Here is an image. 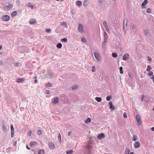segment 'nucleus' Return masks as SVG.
Segmentation results:
<instances>
[{
    "mask_svg": "<svg viewBox=\"0 0 154 154\" xmlns=\"http://www.w3.org/2000/svg\"><path fill=\"white\" fill-rule=\"evenodd\" d=\"M146 12L148 13H151V9L150 8H148L146 10Z\"/></svg>",
    "mask_w": 154,
    "mask_h": 154,
    "instance_id": "34",
    "label": "nucleus"
},
{
    "mask_svg": "<svg viewBox=\"0 0 154 154\" xmlns=\"http://www.w3.org/2000/svg\"><path fill=\"white\" fill-rule=\"evenodd\" d=\"M37 143L36 142H31L30 143V144L31 146H35L37 145Z\"/></svg>",
    "mask_w": 154,
    "mask_h": 154,
    "instance_id": "18",
    "label": "nucleus"
},
{
    "mask_svg": "<svg viewBox=\"0 0 154 154\" xmlns=\"http://www.w3.org/2000/svg\"><path fill=\"white\" fill-rule=\"evenodd\" d=\"M151 67L150 65H148L146 69V71H149L151 69Z\"/></svg>",
    "mask_w": 154,
    "mask_h": 154,
    "instance_id": "35",
    "label": "nucleus"
},
{
    "mask_svg": "<svg viewBox=\"0 0 154 154\" xmlns=\"http://www.w3.org/2000/svg\"><path fill=\"white\" fill-rule=\"evenodd\" d=\"M105 135L103 133L99 134L97 136V137L99 139H101L102 138H105Z\"/></svg>",
    "mask_w": 154,
    "mask_h": 154,
    "instance_id": "9",
    "label": "nucleus"
},
{
    "mask_svg": "<svg viewBox=\"0 0 154 154\" xmlns=\"http://www.w3.org/2000/svg\"><path fill=\"white\" fill-rule=\"evenodd\" d=\"M128 75H129V77L131 78H132L133 77V74L131 73H130L128 74Z\"/></svg>",
    "mask_w": 154,
    "mask_h": 154,
    "instance_id": "46",
    "label": "nucleus"
},
{
    "mask_svg": "<svg viewBox=\"0 0 154 154\" xmlns=\"http://www.w3.org/2000/svg\"><path fill=\"white\" fill-rule=\"evenodd\" d=\"M91 122V119L90 118H88L85 121L86 123H88L90 122Z\"/></svg>",
    "mask_w": 154,
    "mask_h": 154,
    "instance_id": "19",
    "label": "nucleus"
},
{
    "mask_svg": "<svg viewBox=\"0 0 154 154\" xmlns=\"http://www.w3.org/2000/svg\"><path fill=\"white\" fill-rule=\"evenodd\" d=\"M45 31L46 32L48 33H50L51 32V30L50 29H46Z\"/></svg>",
    "mask_w": 154,
    "mask_h": 154,
    "instance_id": "38",
    "label": "nucleus"
},
{
    "mask_svg": "<svg viewBox=\"0 0 154 154\" xmlns=\"http://www.w3.org/2000/svg\"><path fill=\"white\" fill-rule=\"evenodd\" d=\"M136 119L137 122V125L140 126L141 124V119L140 118V116L139 115H137L136 116Z\"/></svg>",
    "mask_w": 154,
    "mask_h": 154,
    "instance_id": "2",
    "label": "nucleus"
},
{
    "mask_svg": "<svg viewBox=\"0 0 154 154\" xmlns=\"http://www.w3.org/2000/svg\"><path fill=\"white\" fill-rule=\"evenodd\" d=\"M144 97H145L144 95H142V97H141V100L142 101H143V99H144Z\"/></svg>",
    "mask_w": 154,
    "mask_h": 154,
    "instance_id": "54",
    "label": "nucleus"
},
{
    "mask_svg": "<svg viewBox=\"0 0 154 154\" xmlns=\"http://www.w3.org/2000/svg\"><path fill=\"white\" fill-rule=\"evenodd\" d=\"M95 70V68L94 66H92V71L94 72Z\"/></svg>",
    "mask_w": 154,
    "mask_h": 154,
    "instance_id": "50",
    "label": "nucleus"
},
{
    "mask_svg": "<svg viewBox=\"0 0 154 154\" xmlns=\"http://www.w3.org/2000/svg\"><path fill=\"white\" fill-rule=\"evenodd\" d=\"M151 130L152 131H154V127H153L152 128H151Z\"/></svg>",
    "mask_w": 154,
    "mask_h": 154,
    "instance_id": "64",
    "label": "nucleus"
},
{
    "mask_svg": "<svg viewBox=\"0 0 154 154\" xmlns=\"http://www.w3.org/2000/svg\"><path fill=\"white\" fill-rule=\"evenodd\" d=\"M78 29L79 31L80 32H83V26L81 24H79V26L78 27Z\"/></svg>",
    "mask_w": 154,
    "mask_h": 154,
    "instance_id": "15",
    "label": "nucleus"
},
{
    "mask_svg": "<svg viewBox=\"0 0 154 154\" xmlns=\"http://www.w3.org/2000/svg\"><path fill=\"white\" fill-rule=\"evenodd\" d=\"M38 82V80L37 79H35L34 80V82L35 83H37Z\"/></svg>",
    "mask_w": 154,
    "mask_h": 154,
    "instance_id": "63",
    "label": "nucleus"
},
{
    "mask_svg": "<svg viewBox=\"0 0 154 154\" xmlns=\"http://www.w3.org/2000/svg\"><path fill=\"white\" fill-rule=\"evenodd\" d=\"M83 5L85 7H86L87 6V1H84L83 3Z\"/></svg>",
    "mask_w": 154,
    "mask_h": 154,
    "instance_id": "29",
    "label": "nucleus"
},
{
    "mask_svg": "<svg viewBox=\"0 0 154 154\" xmlns=\"http://www.w3.org/2000/svg\"><path fill=\"white\" fill-rule=\"evenodd\" d=\"M42 131L40 130H39L37 131V134L38 135H41L42 134Z\"/></svg>",
    "mask_w": 154,
    "mask_h": 154,
    "instance_id": "40",
    "label": "nucleus"
},
{
    "mask_svg": "<svg viewBox=\"0 0 154 154\" xmlns=\"http://www.w3.org/2000/svg\"><path fill=\"white\" fill-rule=\"evenodd\" d=\"M118 50L121 52H122L123 51V49L122 47H119Z\"/></svg>",
    "mask_w": 154,
    "mask_h": 154,
    "instance_id": "47",
    "label": "nucleus"
},
{
    "mask_svg": "<svg viewBox=\"0 0 154 154\" xmlns=\"http://www.w3.org/2000/svg\"><path fill=\"white\" fill-rule=\"evenodd\" d=\"M36 20L35 19H30L29 23L31 24H32L35 23Z\"/></svg>",
    "mask_w": 154,
    "mask_h": 154,
    "instance_id": "16",
    "label": "nucleus"
},
{
    "mask_svg": "<svg viewBox=\"0 0 154 154\" xmlns=\"http://www.w3.org/2000/svg\"><path fill=\"white\" fill-rule=\"evenodd\" d=\"M94 55L96 59L98 61L100 60V55L97 52L94 53Z\"/></svg>",
    "mask_w": 154,
    "mask_h": 154,
    "instance_id": "8",
    "label": "nucleus"
},
{
    "mask_svg": "<svg viewBox=\"0 0 154 154\" xmlns=\"http://www.w3.org/2000/svg\"><path fill=\"white\" fill-rule=\"evenodd\" d=\"M87 148L88 149L89 153H93L92 152L93 149L91 143H89L88 145L87 146Z\"/></svg>",
    "mask_w": 154,
    "mask_h": 154,
    "instance_id": "3",
    "label": "nucleus"
},
{
    "mask_svg": "<svg viewBox=\"0 0 154 154\" xmlns=\"http://www.w3.org/2000/svg\"><path fill=\"white\" fill-rule=\"evenodd\" d=\"M112 57L114 58H116L117 57V53H112Z\"/></svg>",
    "mask_w": 154,
    "mask_h": 154,
    "instance_id": "28",
    "label": "nucleus"
},
{
    "mask_svg": "<svg viewBox=\"0 0 154 154\" xmlns=\"http://www.w3.org/2000/svg\"><path fill=\"white\" fill-rule=\"evenodd\" d=\"M130 152V150L128 148H126L125 151V154H129Z\"/></svg>",
    "mask_w": 154,
    "mask_h": 154,
    "instance_id": "26",
    "label": "nucleus"
},
{
    "mask_svg": "<svg viewBox=\"0 0 154 154\" xmlns=\"http://www.w3.org/2000/svg\"><path fill=\"white\" fill-rule=\"evenodd\" d=\"M31 134H32V131H29L28 133V135L29 136H30L31 135Z\"/></svg>",
    "mask_w": 154,
    "mask_h": 154,
    "instance_id": "56",
    "label": "nucleus"
},
{
    "mask_svg": "<svg viewBox=\"0 0 154 154\" xmlns=\"http://www.w3.org/2000/svg\"><path fill=\"white\" fill-rule=\"evenodd\" d=\"M45 85L46 87H49L51 86V83L49 82L47 84H46Z\"/></svg>",
    "mask_w": 154,
    "mask_h": 154,
    "instance_id": "39",
    "label": "nucleus"
},
{
    "mask_svg": "<svg viewBox=\"0 0 154 154\" xmlns=\"http://www.w3.org/2000/svg\"><path fill=\"white\" fill-rule=\"evenodd\" d=\"M74 152V151L72 150H67L66 151V154H72Z\"/></svg>",
    "mask_w": 154,
    "mask_h": 154,
    "instance_id": "21",
    "label": "nucleus"
},
{
    "mask_svg": "<svg viewBox=\"0 0 154 154\" xmlns=\"http://www.w3.org/2000/svg\"><path fill=\"white\" fill-rule=\"evenodd\" d=\"M123 116L125 118H127V115L126 112H124L123 113Z\"/></svg>",
    "mask_w": 154,
    "mask_h": 154,
    "instance_id": "44",
    "label": "nucleus"
},
{
    "mask_svg": "<svg viewBox=\"0 0 154 154\" xmlns=\"http://www.w3.org/2000/svg\"><path fill=\"white\" fill-rule=\"evenodd\" d=\"M129 58V55L128 54H126L123 57V60L125 61L127 60Z\"/></svg>",
    "mask_w": 154,
    "mask_h": 154,
    "instance_id": "7",
    "label": "nucleus"
},
{
    "mask_svg": "<svg viewBox=\"0 0 154 154\" xmlns=\"http://www.w3.org/2000/svg\"><path fill=\"white\" fill-rule=\"evenodd\" d=\"M59 101V98L58 97H56L54 99V101L52 102L53 104H57L58 103Z\"/></svg>",
    "mask_w": 154,
    "mask_h": 154,
    "instance_id": "12",
    "label": "nucleus"
},
{
    "mask_svg": "<svg viewBox=\"0 0 154 154\" xmlns=\"http://www.w3.org/2000/svg\"><path fill=\"white\" fill-rule=\"evenodd\" d=\"M95 100L96 101L99 102H100L102 100V99L100 97H96Z\"/></svg>",
    "mask_w": 154,
    "mask_h": 154,
    "instance_id": "25",
    "label": "nucleus"
},
{
    "mask_svg": "<svg viewBox=\"0 0 154 154\" xmlns=\"http://www.w3.org/2000/svg\"><path fill=\"white\" fill-rule=\"evenodd\" d=\"M103 25L105 27L108 26L107 23L106 21H104L103 22Z\"/></svg>",
    "mask_w": 154,
    "mask_h": 154,
    "instance_id": "43",
    "label": "nucleus"
},
{
    "mask_svg": "<svg viewBox=\"0 0 154 154\" xmlns=\"http://www.w3.org/2000/svg\"><path fill=\"white\" fill-rule=\"evenodd\" d=\"M72 133V131H69V133H68V136H70L71 135Z\"/></svg>",
    "mask_w": 154,
    "mask_h": 154,
    "instance_id": "58",
    "label": "nucleus"
},
{
    "mask_svg": "<svg viewBox=\"0 0 154 154\" xmlns=\"http://www.w3.org/2000/svg\"><path fill=\"white\" fill-rule=\"evenodd\" d=\"M107 42H103L102 44V47L103 48H106V45Z\"/></svg>",
    "mask_w": 154,
    "mask_h": 154,
    "instance_id": "20",
    "label": "nucleus"
},
{
    "mask_svg": "<svg viewBox=\"0 0 154 154\" xmlns=\"http://www.w3.org/2000/svg\"><path fill=\"white\" fill-rule=\"evenodd\" d=\"M46 93L47 94H49L50 93V91L49 90H47L46 91Z\"/></svg>",
    "mask_w": 154,
    "mask_h": 154,
    "instance_id": "52",
    "label": "nucleus"
},
{
    "mask_svg": "<svg viewBox=\"0 0 154 154\" xmlns=\"http://www.w3.org/2000/svg\"><path fill=\"white\" fill-rule=\"evenodd\" d=\"M111 98V96H108L106 97V99L108 101H109Z\"/></svg>",
    "mask_w": 154,
    "mask_h": 154,
    "instance_id": "41",
    "label": "nucleus"
},
{
    "mask_svg": "<svg viewBox=\"0 0 154 154\" xmlns=\"http://www.w3.org/2000/svg\"><path fill=\"white\" fill-rule=\"evenodd\" d=\"M120 72L121 74H122L123 73V67L122 66H121L119 68Z\"/></svg>",
    "mask_w": 154,
    "mask_h": 154,
    "instance_id": "32",
    "label": "nucleus"
},
{
    "mask_svg": "<svg viewBox=\"0 0 154 154\" xmlns=\"http://www.w3.org/2000/svg\"><path fill=\"white\" fill-rule=\"evenodd\" d=\"M2 19L4 21H7L9 20L10 17L9 16L7 15L3 16L2 17Z\"/></svg>",
    "mask_w": 154,
    "mask_h": 154,
    "instance_id": "4",
    "label": "nucleus"
},
{
    "mask_svg": "<svg viewBox=\"0 0 154 154\" xmlns=\"http://www.w3.org/2000/svg\"><path fill=\"white\" fill-rule=\"evenodd\" d=\"M11 137H13L14 136V131L13 125H11Z\"/></svg>",
    "mask_w": 154,
    "mask_h": 154,
    "instance_id": "5",
    "label": "nucleus"
},
{
    "mask_svg": "<svg viewBox=\"0 0 154 154\" xmlns=\"http://www.w3.org/2000/svg\"><path fill=\"white\" fill-rule=\"evenodd\" d=\"M28 6L32 9H33V5H31L30 3H29Z\"/></svg>",
    "mask_w": 154,
    "mask_h": 154,
    "instance_id": "42",
    "label": "nucleus"
},
{
    "mask_svg": "<svg viewBox=\"0 0 154 154\" xmlns=\"http://www.w3.org/2000/svg\"><path fill=\"white\" fill-rule=\"evenodd\" d=\"M17 12L16 11H14L12 12L11 14V16L12 17H14L16 16L17 15Z\"/></svg>",
    "mask_w": 154,
    "mask_h": 154,
    "instance_id": "27",
    "label": "nucleus"
},
{
    "mask_svg": "<svg viewBox=\"0 0 154 154\" xmlns=\"http://www.w3.org/2000/svg\"><path fill=\"white\" fill-rule=\"evenodd\" d=\"M102 3V1L101 0H99L98 1V3L100 4H101Z\"/></svg>",
    "mask_w": 154,
    "mask_h": 154,
    "instance_id": "60",
    "label": "nucleus"
},
{
    "mask_svg": "<svg viewBox=\"0 0 154 154\" xmlns=\"http://www.w3.org/2000/svg\"><path fill=\"white\" fill-rule=\"evenodd\" d=\"M62 44L61 43H59L57 44V47L58 48L60 49V48H61L62 47Z\"/></svg>",
    "mask_w": 154,
    "mask_h": 154,
    "instance_id": "24",
    "label": "nucleus"
},
{
    "mask_svg": "<svg viewBox=\"0 0 154 154\" xmlns=\"http://www.w3.org/2000/svg\"><path fill=\"white\" fill-rule=\"evenodd\" d=\"M148 2V1L147 0H145L142 3V6H144L145 5L147 4Z\"/></svg>",
    "mask_w": 154,
    "mask_h": 154,
    "instance_id": "22",
    "label": "nucleus"
},
{
    "mask_svg": "<svg viewBox=\"0 0 154 154\" xmlns=\"http://www.w3.org/2000/svg\"><path fill=\"white\" fill-rule=\"evenodd\" d=\"M76 5L80 7L82 5V2L81 1H77L76 2Z\"/></svg>",
    "mask_w": 154,
    "mask_h": 154,
    "instance_id": "17",
    "label": "nucleus"
},
{
    "mask_svg": "<svg viewBox=\"0 0 154 154\" xmlns=\"http://www.w3.org/2000/svg\"><path fill=\"white\" fill-rule=\"evenodd\" d=\"M140 146V144L138 141L136 142L134 144V146L135 148H139Z\"/></svg>",
    "mask_w": 154,
    "mask_h": 154,
    "instance_id": "14",
    "label": "nucleus"
},
{
    "mask_svg": "<svg viewBox=\"0 0 154 154\" xmlns=\"http://www.w3.org/2000/svg\"><path fill=\"white\" fill-rule=\"evenodd\" d=\"M132 29H135V28H136V26H135V25H132Z\"/></svg>",
    "mask_w": 154,
    "mask_h": 154,
    "instance_id": "59",
    "label": "nucleus"
},
{
    "mask_svg": "<svg viewBox=\"0 0 154 154\" xmlns=\"http://www.w3.org/2000/svg\"><path fill=\"white\" fill-rule=\"evenodd\" d=\"M151 79H152L153 82L154 83V75L152 76Z\"/></svg>",
    "mask_w": 154,
    "mask_h": 154,
    "instance_id": "61",
    "label": "nucleus"
},
{
    "mask_svg": "<svg viewBox=\"0 0 154 154\" xmlns=\"http://www.w3.org/2000/svg\"><path fill=\"white\" fill-rule=\"evenodd\" d=\"M123 30L124 32V33L125 34L126 33V28H125V26H123Z\"/></svg>",
    "mask_w": 154,
    "mask_h": 154,
    "instance_id": "48",
    "label": "nucleus"
},
{
    "mask_svg": "<svg viewBox=\"0 0 154 154\" xmlns=\"http://www.w3.org/2000/svg\"><path fill=\"white\" fill-rule=\"evenodd\" d=\"M81 40L82 42L84 43H85L86 42V39L84 37L82 38L81 39Z\"/></svg>",
    "mask_w": 154,
    "mask_h": 154,
    "instance_id": "36",
    "label": "nucleus"
},
{
    "mask_svg": "<svg viewBox=\"0 0 154 154\" xmlns=\"http://www.w3.org/2000/svg\"><path fill=\"white\" fill-rule=\"evenodd\" d=\"M153 72L152 71H149L148 73V75L149 76L152 75H153Z\"/></svg>",
    "mask_w": 154,
    "mask_h": 154,
    "instance_id": "45",
    "label": "nucleus"
},
{
    "mask_svg": "<svg viewBox=\"0 0 154 154\" xmlns=\"http://www.w3.org/2000/svg\"><path fill=\"white\" fill-rule=\"evenodd\" d=\"M13 7V5L10 4L7 6H5L3 7V9L5 11L10 10Z\"/></svg>",
    "mask_w": 154,
    "mask_h": 154,
    "instance_id": "1",
    "label": "nucleus"
},
{
    "mask_svg": "<svg viewBox=\"0 0 154 154\" xmlns=\"http://www.w3.org/2000/svg\"><path fill=\"white\" fill-rule=\"evenodd\" d=\"M109 106L110 109L113 110H114L115 109V108L114 107V106L113 105V104L112 102L110 101L109 102Z\"/></svg>",
    "mask_w": 154,
    "mask_h": 154,
    "instance_id": "11",
    "label": "nucleus"
},
{
    "mask_svg": "<svg viewBox=\"0 0 154 154\" xmlns=\"http://www.w3.org/2000/svg\"><path fill=\"white\" fill-rule=\"evenodd\" d=\"M44 152H45L44 150H41L38 152V154H44Z\"/></svg>",
    "mask_w": 154,
    "mask_h": 154,
    "instance_id": "30",
    "label": "nucleus"
},
{
    "mask_svg": "<svg viewBox=\"0 0 154 154\" xmlns=\"http://www.w3.org/2000/svg\"><path fill=\"white\" fill-rule=\"evenodd\" d=\"M2 128L3 129V131L4 132H6L7 131V128L5 127V125L4 124H3L2 126Z\"/></svg>",
    "mask_w": 154,
    "mask_h": 154,
    "instance_id": "23",
    "label": "nucleus"
},
{
    "mask_svg": "<svg viewBox=\"0 0 154 154\" xmlns=\"http://www.w3.org/2000/svg\"><path fill=\"white\" fill-rule=\"evenodd\" d=\"M106 28V31L108 32H109V29L108 27V26H107L105 27Z\"/></svg>",
    "mask_w": 154,
    "mask_h": 154,
    "instance_id": "51",
    "label": "nucleus"
},
{
    "mask_svg": "<svg viewBox=\"0 0 154 154\" xmlns=\"http://www.w3.org/2000/svg\"><path fill=\"white\" fill-rule=\"evenodd\" d=\"M137 137L136 135H134L132 138L133 140L134 141H136L137 140Z\"/></svg>",
    "mask_w": 154,
    "mask_h": 154,
    "instance_id": "31",
    "label": "nucleus"
},
{
    "mask_svg": "<svg viewBox=\"0 0 154 154\" xmlns=\"http://www.w3.org/2000/svg\"><path fill=\"white\" fill-rule=\"evenodd\" d=\"M148 60L149 61H152V59L150 57H148Z\"/></svg>",
    "mask_w": 154,
    "mask_h": 154,
    "instance_id": "53",
    "label": "nucleus"
},
{
    "mask_svg": "<svg viewBox=\"0 0 154 154\" xmlns=\"http://www.w3.org/2000/svg\"><path fill=\"white\" fill-rule=\"evenodd\" d=\"M49 146L51 149H53L54 148V144L53 143H49Z\"/></svg>",
    "mask_w": 154,
    "mask_h": 154,
    "instance_id": "13",
    "label": "nucleus"
},
{
    "mask_svg": "<svg viewBox=\"0 0 154 154\" xmlns=\"http://www.w3.org/2000/svg\"><path fill=\"white\" fill-rule=\"evenodd\" d=\"M77 88L78 86L76 85H75L72 87L71 88L72 90H73L76 89Z\"/></svg>",
    "mask_w": 154,
    "mask_h": 154,
    "instance_id": "37",
    "label": "nucleus"
},
{
    "mask_svg": "<svg viewBox=\"0 0 154 154\" xmlns=\"http://www.w3.org/2000/svg\"><path fill=\"white\" fill-rule=\"evenodd\" d=\"M61 41L64 42H66L67 41V39L66 38H64L61 39Z\"/></svg>",
    "mask_w": 154,
    "mask_h": 154,
    "instance_id": "33",
    "label": "nucleus"
},
{
    "mask_svg": "<svg viewBox=\"0 0 154 154\" xmlns=\"http://www.w3.org/2000/svg\"><path fill=\"white\" fill-rule=\"evenodd\" d=\"M104 39L103 42H107L108 40V35L105 31L104 32Z\"/></svg>",
    "mask_w": 154,
    "mask_h": 154,
    "instance_id": "6",
    "label": "nucleus"
},
{
    "mask_svg": "<svg viewBox=\"0 0 154 154\" xmlns=\"http://www.w3.org/2000/svg\"><path fill=\"white\" fill-rule=\"evenodd\" d=\"M66 23L65 22H62L60 23V25H66Z\"/></svg>",
    "mask_w": 154,
    "mask_h": 154,
    "instance_id": "49",
    "label": "nucleus"
},
{
    "mask_svg": "<svg viewBox=\"0 0 154 154\" xmlns=\"http://www.w3.org/2000/svg\"><path fill=\"white\" fill-rule=\"evenodd\" d=\"M17 144V142H16L15 141H14V142L13 143V145L14 146H15Z\"/></svg>",
    "mask_w": 154,
    "mask_h": 154,
    "instance_id": "62",
    "label": "nucleus"
},
{
    "mask_svg": "<svg viewBox=\"0 0 154 154\" xmlns=\"http://www.w3.org/2000/svg\"><path fill=\"white\" fill-rule=\"evenodd\" d=\"M16 80H17L16 82H17L22 83L25 80V79L24 78H19V79H17Z\"/></svg>",
    "mask_w": 154,
    "mask_h": 154,
    "instance_id": "10",
    "label": "nucleus"
},
{
    "mask_svg": "<svg viewBox=\"0 0 154 154\" xmlns=\"http://www.w3.org/2000/svg\"><path fill=\"white\" fill-rule=\"evenodd\" d=\"M144 33L146 35H147V34L148 33V32H147V31L146 30L144 31Z\"/></svg>",
    "mask_w": 154,
    "mask_h": 154,
    "instance_id": "55",
    "label": "nucleus"
},
{
    "mask_svg": "<svg viewBox=\"0 0 154 154\" xmlns=\"http://www.w3.org/2000/svg\"><path fill=\"white\" fill-rule=\"evenodd\" d=\"M61 135H60V134L59 133V136H58V140H59V139H60L61 140Z\"/></svg>",
    "mask_w": 154,
    "mask_h": 154,
    "instance_id": "57",
    "label": "nucleus"
}]
</instances>
